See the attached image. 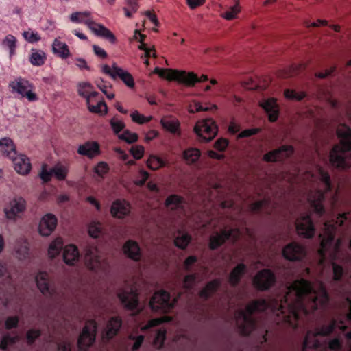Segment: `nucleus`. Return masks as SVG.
I'll return each mask as SVG.
<instances>
[{
    "label": "nucleus",
    "instance_id": "nucleus-1",
    "mask_svg": "<svg viewBox=\"0 0 351 351\" xmlns=\"http://www.w3.org/2000/svg\"><path fill=\"white\" fill-rule=\"evenodd\" d=\"M328 302L329 295L322 283L313 284L301 278L287 283L282 293L276 298L268 302L263 299L252 301L245 309L252 314L270 308L278 324L296 328L300 311L308 314L325 308Z\"/></svg>",
    "mask_w": 351,
    "mask_h": 351
},
{
    "label": "nucleus",
    "instance_id": "nucleus-2",
    "mask_svg": "<svg viewBox=\"0 0 351 351\" xmlns=\"http://www.w3.org/2000/svg\"><path fill=\"white\" fill-rule=\"evenodd\" d=\"M335 227L330 221L324 223L323 227L319 235L320 245L318 249L319 264L324 266L327 259L331 263L332 267L333 279L341 280L343 274L342 266L335 263L338 257L339 247L341 244V239H335Z\"/></svg>",
    "mask_w": 351,
    "mask_h": 351
},
{
    "label": "nucleus",
    "instance_id": "nucleus-3",
    "mask_svg": "<svg viewBox=\"0 0 351 351\" xmlns=\"http://www.w3.org/2000/svg\"><path fill=\"white\" fill-rule=\"evenodd\" d=\"M304 196L309 204L323 202L325 193L332 189L330 176L314 162L302 176Z\"/></svg>",
    "mask_w": 351,
    "mask_h": 351
},
{
    "label": "nucleus",
    "instance_id": "nucleus-4",
    "mask_svg": "<svg viewBox=\"0 0 351 351\" xmlns=\"http://www.w3.org/2000/svg\"><path fill=\"white\" fill-rule=\"evenodd\" d=\"M347 302L349 313L345 317L318 324L313 330L307 331L304 339V348H317L322 345L320 337L330 335L336 327L343 331L351 327V300L348 299Z\"/></svg>",
    "mask_w": 351,
    "mask_h": 351
},
{
    "label": "nucleus",
    "instance_id": "nucleus-5",
    "mask_svg": "<svg viewBox=\"0 0 351 351\" xmlns=\"http://www.w3.org/2000/svg\"><path fill=\"white\" fill-rule=\"evenodd\" d=\"M337 134L340 145L331 151L330 161L336 167L346 169L351 167V129L340 121L337 127Z\"/></svg>",
    "mask_w": 351,
    "mask_h": 351
},
{
    "label": "nucleus",
    "instance_id": "nucleus-6",
    "mask_svg": "<svg viewBox=\"0 0 351 351\" xmlns=\"http://www.w3.org/2000/svg\"><path fill=\"white\" fill-rule=\"evenodd\" d=\"M179 295L172 297L171 293L165 289H158L154 292L148 302V306L152 312L166 314L176 306Z\"/></svg>",
    "mask_w": 351,
    "mask_h": 351
},
{
    "label": "nucleus",
    "instance_id": "nucleus-7",
    "mask_svg": "<svg viewBox=\"0 0 351 351\" xmlns=\"http://www.w3.org/2000/svg\"><path fill=\"white\" fill-rule=\"evenodd\" d=\"M140 293L136 287L120 289L117 293L121 304L127 311H131L133 315L140 314L144 309L139 299Z\"/></svg>",
    "mask_w": 351,
    "mask_h": 351
},
{
    "label": "nucleus",
    "instance_id": "nucleus-8",
    "mask_svg": "<svg viewBox=\"0 0 351 351\" xmlns=\"http://www.w3.org/2000/svg\"><path fill=\"white\" fill-rule=\"evenodd\" d=\"M26 208L25 199L21 196H14L3 208L5 218L9 222L15 223L23 217Z\"/></svg>",
    "mask_w": 351,
    "mask_h": 351
},
{
    "label": "nucleus",
    "instance_id": "nucleus-9",
    "mask_svg": "<svg viewBox=\"0 0 351 351\" xmlns=\"http://www.w3.org/2000/svg\"><path fill=\"white\" fill-rule=\"evenodd\" d=\"M97 330V321L93 319L87 320L77 338L78 348L82 350L90 347L95 341Z\"/></svg>",
    "mask_w": 351,
    "mask_h": 351
},
{
    "label": "nucleus",
    "instance_id": "nucleus-10",
    "mask_svg": "<svg viewBox=\"0 0 351 351\" xmlns=\"http://www.w3.org/2000/svg\"><path fill=\"white\" fill-rule=\"evenodd\" d=\"M193 131L203 143L210 142L217 134L218 128L212 119H201L195 124Z\"/></svg>",
    "mask_w": 351,
    "mask_h": 351
},
{
    "label": "nucleus",
    "instance_id": "nucleus-11",
    "mask_svg": "<svg viewBox=\"0 0 351 351\" xmlns=\"http://www.w3.org/2000/svg\"><path fill=\"white\" fill-rule=\"evenodd\" d=\"M281 253L285 260L291 262H300L307 254L305 246L298 241H291L285 245Z\"/></svg>",
    "mask_w": 351,
    "mask_h": 351
},
{
    "label": "nucleus",
    "instance_id": "nucleus-12",
    "mask_svg": "<svg viewBox=\"0 0 351 351\" xmlns=\"http://www.w3.org/2000/svg\"><path fill=\"white\" fill-rule=\"evenodd\" d=\"M297 234L305 239H311L315 234V228L308 213H300L295 221Z\"/></svg>",
    "mask_w": 351,
    "mask_h": 351
},
{
    "label": "nucleus",
    "instance_id": "nucleus-13",
    "mask_svg": "<svg viewBox=\"0 0 351 351\" xmlns=\"http://www.w3.org/2000/svg\"><path fill=\"white\" fill-rule=\"evenodd\" d=\"M84 261L90 271L98 270L102 263L101 252L95 244L88 245L84 250Z\"/></svg>",
    "mask_w": 351,
    "mask_h": 351
},
{
    "label": "nucleus",
    "instance_id": "nucleus-14",
    "mask_svg": "<svg viewBox=\"0 0 351 351\" xmlns=\"http://www.w3.org/2000/svg\"><path fill=\"white\" fill-rule=\"evenodd\" d=\"M276 282V276L269 269H263L252 278L253 286L259 291L269 289Z\"/></svg>",
    "mask_w": 351,
    "mask_h": 351
},
{
    "label": "nucleus",
    "instance_id": "nucleus-15",
    "mask_svg": "<svg viewBox=\"0 0 351 351\" xmlns=\"http://www.w3.org/2000/svg\"><path fill=\"white\" fill-rule=\"evenodd\" d=\"M13 93H17L22 97L27 98L29 101L38 99L36 93L33 91V86L23 78H16L9 84Z\"/></svg>",
    "mask_w": 351,
    "mask_h": 351
},
{
    "label": "nucleus",
    "instance_id": "nucleus-16",
    "mask_svg": "<svg viewBox=\"0 0 351 351\" xmlns=\"http://www.w3.org/2000/svg\"><path fill=\"white\" fill-rule=\"evenodd\" d=\"M58 226V217L52 213H46L38 221L36 230L38 234L44 238L49 237Z\"/></svg>",
    "mask_w": 351,
    "mask_h": 351
},
{
    "label": "nucleus",
    "instance_id": "nucleus-17",
    "mask_svg": "<svg viewBox=\"0 0 351 351\" xmlns=\"http://www.w3.org/2000/svg\"><path fill=\"white\" fill-rule=\"evenodd\" d=\"M123 256L134 262H140L143 257V250L138 241L132 239L125 241L121 247Z\"/></svg>",
    "mask_w": 351,
    "mask_h": 351
},
{
    "label": "nucleus",
    "instance_id": "nucleus-18",
    "mask_svg": "<svg viewBox=\"0 0 351 351\" xmlns=\"http://www.w3.org/2000/svg\"><path fill=\"white\" fill-rule=\"evenodd\" d=\"M245 309L239 310L235 316L236 326L240 333L249 335L255 327V321Z\"/></svg>",
    "mask_w": 351,
    "mask_h": 351
},
{
    "label": "nucleus",
    "instance_id": "nucleus-19",
    "mask_svg": "<svg viewBox=\"0 0 351 351\" xmlns=\"http://www.w3.org/2000/svg\"><path fill=\"white\" fill-rule=\"evenodd\" d=\"M102 71L114 80L119 77L128 88L134 87V80L132 75L115 64L112 66L104 65Z\"/></svg>",
    "mask_w": 351,
    "mask_h": 351
},
{
    "label": "nucleus",
    "instance_id": "nucleus-20",
    "mask_svg": "<svg viewBox=\"0 0 351 351\" xmlns=\"http://www.w3.org/2000/svg\"><path fill=\"white\" fill-rule=\"evenodd\" d=\"M62 259L63 263L69 267L77 266L81 260V253L78 247L73 243L64 245Z\"/></svg>",
    "mask_w": 351,
    "mask_h": 351
},
{
    "label": "nucleus",
    "instance_id": "nucleus-21",
    "mask_svg": "<svg viewBox=\"0 0 351 351\" xmlns=\"http://www.w3.org/2000/svg\"><path fill=\"white\" fill-rule=\"evenodd\" d=\"M123 324L120 316L111 317L106 323V327L101 334L103 341H108L114 338L119 332Z\"/></svg>",
    "mask_w": 351,
    "mask_h": 351
},
{
    "label": "nucleus",
    "instance_id": "nucleus-22",
    "mask_svg": "<svg viewBox=\"0 0 351 351\" xmlns=\"http://www.w3.org/2000/svg\"><path fill=\"white\" fill-rule=\"evenodd\" d=\"M131 212L130 204L123 199H117L112 202L110 213L112 217L123 219L129 216Z\"/></svg>",
    "mask_w": 351,
    "mask_h": 351
},
{
    "label": "nucleus",
    "instance_id": "nucleus-23",
    "mask_svg": "<svg viewBox=\"0 0 351 351\" xmlns=\"http://www.w3.org/2000/svg\"><path fill=\"white\" fill-rule=\"evenodd\" d=\"M15 171L21 176L28 175L32 169L29 158L25 154L16 152L10 159Z\"/></svg>",
    "mask_w": 351,
    "mask_h": 351
},
{
    "label": "nucleus",
    "instance_id": "nucleus-24",
    "mask_svg": "<svg viewBox=\"0 0 351 351\" xmlns=\"http://www.w3.org/2000/svg\"><path fill=\"white\" fill-rule=\"evenodd\" d=\"M259 106L267 113L269 121L274 122L278 119L279 115V106L277 104V99L276 98L269 97L263 99L259 102Z\"/></svg>",
    "mask_w": 351,
    "mask_h": 351
},
{
    "label": "nucleus",
    "instance_id": "nucleus-25",
    "mask_svg": "<svg viewBox=\"0 0 351 351\" xmlns=\"http://www.w3.org/2000/svg\"><path fill=\"white\" fill-rule=\"evenodd\" d=\"M77 152L78 154L86 156L90 159L99 156L101 153L99 144L94 141H86L80 145Z\"/></svg>",
    "mask_w": 351,
    "mask_h": 351
},
{
    "label": "nucleus",
    "instance_id": "nucleus-26",
    "mask_svg": "<svg viewBox=\"0 0 351 351\" xmlns=\"http://www.w3.org/2000/svg\"><path fill=\"white\" fill-rule=\"evenodd\" d=\"M227 235L225 228L217 229L213 226V230L209 234L208 247L212 250L219 248L227 240Z\"/></svg>",
    "mask_w": 351,
    "mask_h": 351
},
{
    "label": "nucleus",
    "instance_id": "nucleus-27",
    "mask_svg": "<svg viewBox=\"0 0 351 351\" xmlns=\"http://www.w3.org/2000/svg\"><path fill=\"white\" fill-rule=\"evenodd\" d=\"M34 282L38 291L44 295L51 293L50 276L45 271H39L34 276Z\"/></svg>",
    "mask_w": 351,
    "mask_h": 351
},
{
    "label": "nucleus",
    "instance_id": "nucleus-28",
    "mask_svg": "<svg viewBox=\"0 0 351 351\" xmlns=\"http://www.w3.org/2000/svg\"><path fill=\"white\" fill-rule=\"evenodd\" d=\"M14 253L15 257L20 261L27 260L30 256V245L25 238H21L16 241Z\"/></svg>",
    "mask_w": 351,
    "mask_h": 351
},
{
    "label": "nucleus",
    "instance_id": "nucleus-29",
    "mask_svg": "<svg viewBox=\"0 0 351 351\" xmlns=\"http://www.w3.org/2000/svg\"><path fill=\"white\" fill-rule=\"evenodd\" d=\"M64 239L61 237H56L49 241L46 250V255L50 260L56 258L63 252Z\"/></svg>",
    "mask_w": 351,
    "mask_h": 351
},
{
    "label": "nucleus",
    "instance_id": "nucleus-30",
    "mask_svg": "<svg viewBox=\"0 0 351 351\" xmlns=\"http://www.w3.org/2000/svg\"><path fill=\"white\" fill-rule=\"evenodd\" d=\"M171 80H176L189 86H193L198 81V77L193 72L173 70Z\"/></svg>",
    "mask_w": 351,
    "mask_h": 351
},
{
    "label": "nucleus",
    "instance_id": "nucleus-31",
    "mask_svg": "<svg viewBox=\"0 0 351 351\" xmlns=\"http://www.w3.org/2000/svg\"><path fill=\"white\" fill-rule=\"evenodd\" d=\"M247 271V267L245 263H238L232 269L228 276L229 283L232 286L237 285L242 277L246 274Z\"/></svg>",
    "mask_w": 351,
    "mask_h": 351
},
{
    "label": "nucleus",
    "instance_id": "nucleus-32",
    "mask_svg": "<svg viewBox=\"0 0 351 351\" xmlns=\"http://www.w3.org/2000/svg\"><path fill=\"white\" fill-rule=\"evenodd\" d=\"M88 109L90 112L104 116L108 112V107L102 99H97V97L88 99L86 101Z\"/></svg>",
    "mask_w": 351,
    "mask_h": 351
},
{
    "label": "nucleus",
    "instance_id": "nucleus-33",
    "mask_svg": "<svg viewBox=\"0 0 351 351\" xmlns=\"http://www.w3.org/2000/svg\"><path fill=\"white\" fill-rule=\"evenodd\" d=\"M89 29L95 35L106 38L112 43L116 42V37L112 32L101 24L97 23L93 21Z\"/></svg>",
    "mask_w": 351,
    "mask_h": 351
},
{
    "label": "nucleus",
    "instance_id": "nucleus-34",
    "mask_svg": "<svg viewBox=\"0 0 351 351\" xmlns=\"http://www.w3.org/2000/svg\"><path fill=\"white\" fill-rule=\"evenodd\" d=\"M173 318L171 316L164 315L160 317L150 319L146 322H142L139 324V329L142 332H146L150 328L157 326L162 323H170Z\"/></svg>",
    "mask_w": 351,
    "mask_h": 351
},
{
    "label": "nucleus",
    "instance_id": "nucleus-35",
    "mask_svg": "<svg viewBox=\"0 0 351 351\" xmlns=\"http://www.w3.org/2000/svg\"><path fill=\"white\" fill-rule=\"evenodd\" d=\"M162 127L169 132L170 133L176 135H180V121L173 117H163L160 120Z\"/></svg>",
    "mask_w": 351,
    "mask_h": 351
},
{
    "label": "nucleus",
    "instance_id": "nucleus-36",
    "mask_svg": "<svg viewBox=\"0 0 351 351\" xmlns=\"http://www.w3.org/2000/svg\"><path fill=\"white\" fill-rule=\"evenodd\" d=\"M52 51L54 54L62 59H66L71 56V53L68 45L62 42L60 38H56L52 44Z\"/></svg>",
    "mask_w": 351,
    "mask_h": 351
},
{
    "label": "nucleus",
    "instance_id": "nucleus-37",
    "mask_svg": "<svg viewBox=\"0 0 351 351\" xmlns=\"http://www.w3.org/2000/svg\"><path fill=\"white\" fill-rule=\"evenodd\" d=\"M86 230L90 237L98 239L103 234V224L97 219H92L87 223Z\"/></svg>",
    "mask_w": 351,
    "mask_h": 351
},
{
    "label": "nucleus",
    "instance_id": "nucleus-38",
    "mask_svg": "<svg viewBox=\"0 0 351 351\" xmlns=\"http://www.w3.org/2000/svg\"><path fill=\"white\" fill-rule=\"evenodd\" d=\"M146 165L149 169L157 171L167 166V162L160 156L152 154L149 155L146 160Z\"/></svg>",
    "mask_w": 351,
    "mask_h": 351
},
{
    "label": "nucleus",
    "instance_id": "nucleus-39",
    "mask_svg": "<svg viewBox=\"0 0 351 351\" xmlns=\"http://www.w3.org/2000/svg\"><path fill=\"white\" fill-rule=\"evenodd\" d=\"M16 152L15 146L10 138H4L0 140V156L11 159Z\"/></svg>",
    "mask_w": 351,
    "mask_h": 351
},
{
    "label": "nucleus",
    "instance_id": "nucleus-40",
    "mask_svg": "<svg viewBox=\"0 0 351 351\" xmlns=\"http://www.w3.org/2000/svg\"><path fill=\"white\" fill-rule=\"evenodd\" d=\"M201 156V151L196 147H188L182 152V158L188 165L196 163Z\"/></svg>",
    "mask_w": 351,
    "mask_h": 351
},
{
    "label": "nucleus",
    "instance_id": "nucleus-41",
    "mask_svg": "<svg viewBox=\"0 0 351 351\" xmlns=\"http://www.w3.org/2000/svg\"><path fill=\"white\" fill-rule=\"evenodd\" d=\"M191 239L192 237L189 233L179 230L175 237L173 243L177 247L184 250L189 245Z\"/></svg>",
    "mask_w": 351,
    "mask_h": 351
},
{
    "label": "nucleus",
    "instance_id": "nucleus-42",
    "mask_svg": "<svg viewBox=\"0 0 351 351\" xmlns=\"http://www.w3.org/2000/svg\"><path fill=\"white\" fill-rule=\"evenodd\" d=\"M167 339V330L165 328L157 329L152 339V346L156 350H161L165 346V342Z\"/></svg>",
    "mask_w": 351,
    "mask_h": 351
},
{
    "label": "nucleus",
    "instance_id": "nucleus-43",
    "mask_svg": "<svg viewBox=\"0 0 351 351\" xmlns=\"http://www.w3.org/2000/svg\"><path fill=\"white\" fill-rule=\"evenodd\" d=\"M70 19L74 23H83L88 27H90L93 22V20L90 17V13L87 11L73 12L70 15Z\"/></svg>",
    "mask_w": 351,
    "mask_h": 351
},
{
    "label": "nucleus",
    "instance_id": "nucleus-44",
    "mask_svg": "<svg viewBox=\"0 0 351 351\" xmlns=\"http://www.w3.org/2000/svg\"><path fill=\"white\" fill-rule=\"evenodd\" d=\"M47 59L46 53L40 49H32L29 55L30 63L36 66H42L45 64Z\"/></svg>",
    "mask_w": 351,
    "mask_h": 351
},
{
    "label": "nucleus",
    "instance_id": "nucleus-45",
    "mask_svg": "<svg viewBox=\"0 0 351 351\" xmlns=\"http://www.w3.org/2000/svg\"><path fill=\"white\" fill-rule=\"evenodd\" d=\"M221 280L214 279L210 282H208L206 286L201 290L199 293V295L201 298H208L210 297L220 286L221 285Z\"/></svg>",
    "mask_w": 351,
    "mask_h": 351
},
{
    "label": "nucleus",
    "instance_id": "nucleus-46",
    "mask_svg": "<svg viewBox=\"0 0 351 351\" xmlns=\"http://www.w3.org/2000/svg\"><path fill=\"white\" fill-rule=\"evenodd\" d=\"M129 340L132 341L131 350L137 351L142 346L145 336L143 335L138 334V330L134 329L128 335Z\"/></svg>",
    "mask_w": 351,
    "mask_h": 351
},
{
    "label": "nucleus",
    "instance_id": "nucleus-47",
    "mask_svg": "<svg viewBox=\"0 0 351 351\" xmlns=\"http://www.w3.org/2000/svg\"><path fill=\"white\" fill-rule=\"evenodd\" d=\"M79 94L86 98V101L88 99L92 97H97L98 93L93 90V87L89 83H82L78 86Z\"/></svg>",
    "mask_w": 351,
    "mask_h": 351
},
{
    "label": "nucleus",
    "instance_id": "nucleus-48",
    "mask_svg": "<svg viewBox=\"0 0 351 351\" xmlns=\"http://www.w3.org/2000/svg\"><path fill=\"white\" fill-rule=\"evenodd\" d=\"M241 8L238 3L229 7L223 13L221 14V17L226 20L231 21L236 19L238 14L241 12Z\"/></svg>",
    "mask_w": 351,
    "mask_h": 351
},
{
    "label": "nucleus",
    "instance_id": "nucleus-49",
    "mask_svg": "<svg viewBox=\"0 0 351 351\" xmlns=\"http://www.w3.org/2000/svg\"><path fill=\"white\" fill-rule=\"evenodd\" d=\"M19 341V337L18 335L6 333L1 337L0 341V348L5 350L8 348V346L16 343Z\"/></svg>",
    "mask_w": 351,
    "mask_h": 351
},
{
    "label": "nucleus",
    "instance_id": "nucleus-50",
    "mask_svg": "<svg viewBox=\"0 0 351 351\" xmlns=\"http://www.w3.org/2000/svg\"><path fill=\"white\" fill-rule=\"evenodd\" d=\"M53 176L58 180H64L69 173V167L62 164H57L53 167Z\"/></svg>",
    "mask_w": 351,
    "mask_h": 351
},
{
    "label": "nucleus",
    "instance_id": "nucleus-51",
    "mask_svg": "<svg viewBox=\"0 0 351 351\" xmlns=\"http://www.w3.org/2000/svg\"><path fill=\"white\" fill-rule=\"evenodd\" d=\"M23 36L25 40L30 43H38L41 40V36L38 32L29 29L23 33Z\"/></svg>",
    "mask_w": 351,
    "mask_h": 351
},
{
    "label": "nucleus",
    "instance_id": "nucleus-52",
    "mask_svg": "<svg viewBox=\"0 0 351 351\" xmlns=\"http://www.w3.org/2000/svg\"><path fill=\"white\" fill-rule=\"evenodd\" d=\"M118 138L129 144H131L138 141V136L136 133L132 132L130 130H124L122 134H118Z\"/></svg>",
    "mask_w": 351,
    "mask_h": 351
},
{
    "label": "nucleus",
    "instance_id": "nucleus-53",
    "mask_svg": "<svg viewBox=\"0 0 351 351\" xmlns=\"http://www.w3.org/2000/svg\"><path fill=\"white\" fill-rule=\"evenodd\" d=\"M93 171L98 176L104 178L109 172L110 167L107 162L100 161L95 166Z\"/></svg>",
    "mask_w": 351,
    "mask_h": 351
},
{
    "label": "nucleus",
    "instance_id": "nucleus-54",
    "mask_svg": "<svg viewBox=\"0 0 351 351\" xmlns=\"http://www.w3.org/2000/svg\"><path fill=\"white\" fill-rule=\"evenodd\" d=\"M138 4L137 2H126V5L123 8L125 16L127 18H132L134 13H136L138 9Z\"/></svg>",
    "mask_w": 351,
    "mask_h": 351
},
{
    "label": "nucleus",
    "instance_id": "nucleus-55",
    "mask_svg": "<svg viewBox=\"0 0 351 351\" xmlns=\"http://www.w3.org/2000/svg\"><path fill=\"white\" fill-rule=\"evenodd\" d=\"M130 117L134 122L138 124L146 123L153 119L152 116L145 117L143 114H141L137 110L132 112V113L130 114Z\"/></svg>",
    "mask_w": 351,
    "mask_h": 351
},
{
    "label": "nucleus",
    "instance_id": "nucleus-56",
    "mask_svg": "<svg viewBox=\"0 0 351 351\" xmlns=\"http://www.w3.org/2000/svg\"><path fill=\"white\" fill-rule=\"evenodd\" d=\"M183 199L181 197L177 195H171L169 196L165 200V205L175 209L180 206L182 203Z\"/></svg>",
    "mask_w": 351,
    "mask_h": 351
},
{
    "label": "nucleus",
    "instance_id": "nucleus-57",
    "mask_svg": "<svg viewBox=\"0 0 351 351\" xmlns=\"http://www.w3.org/2000/svg\"><path fill=\"white\" fill-rule=\"evenodd\" d=\"M280 157L279 149L277 148L265 154L263 160L265 162H273L279 160Z\"/></svg>",
    "mask_w": 351,
    "mask_h": 351
},
{
    "label": "nucleus",
    "instance_id": "nucleus-58",
    "mask_svg": "<svg viewBox=\"0 0 351 351\" xmlns=\"http://www.w3.org/2000/svg\"><path fill=\"white\" fill-rule=\"evenodd\" d=\"M284 95L287 99L300 101L306 97V93L304 92L296 93L293 90L286 89L284 91Z\"/></svg>",
    "mask_w": 351,
    "mask_h": 351
},
{
    "label": "nucleus",
    "instance_id": "nucleus-59",
    "mask_svg": "<svg viewBox=\"0 0 351 351\" xmlns=\"http://www.w3.org/2000/svg\"><path fill=\"white\" fill-rule=\"evenodd\" d=\"M41 331L38 328H31L26 332V339L28 344H32L40 336Z\"/></svg>",
    "mask_w": 351,
    "mask_h": 351
},
{
    "label": "nucleus",
    "instance_id": "nucleus-60",
    "mask_svg": "<svg viewBox=\"0 0 351 351\" xmlns=\"http://www.w3.org/2000/svg\"><path fill=\"white\" fill-rule=\"evenodd\" d=\"M110 126L116 134H120L119 132L125 128V123L123 121L114 117L110 121Z\"/></svg>",
    "mask_w": 351,
    "mask_h": 351
},
{
    "label": "nucleus",
    "instance_id": "nucleus-61",
    "mask_svg": "<svg viewBox=\"0 0 351 351\" xmlns=\"http://www.w3.org/2000/svg\"><path fill=\"white\" fill-rule=\"evenodd\" d=\"M20 318L17 315H12L8 317L5 320V328L7 330H11L12 328H16L19 323Z\"/></svg>",
    "mask_w": 351,
    "mask_h": 351
},
{
    "label": "nucleus",
    "instance_id": "nucleus-62",
    "mask_svg": "<svg viewBox=\"0 0 351 351\" xmlns=\"http://www.w3.org/2000/svg\"><path fill=\"white\" fill-rule=\"evenodd\" d=\"M196 278L197 276L195 274L186 275L183 278V287L186 289H191L196 281Z\"/></svg>",
    "mask_w": 351,
    "mask_h": 351
},
{
    "label": "nucleus",
    "instance_id": "nucleus-63",
    "mask_svg": "<svg viewBox=\"0 0 351 351\" xmlns=\"http://www.w3.org/2000/svg\"><path fill=\"white\" fill-rule=\"evenodd\" d=\"M198 258L197 256L191 255L187 256L183 261V269L185 271L190 270L192 267L197 262Z\"/></svg>",
    "mask_w": 351,
    "mask_h": 351
},
{
    "label": "nucleus",
    "instance_id": "nucleus-64",
    "mask_svg": "<svg viewBox=\"0 0 351 351\" xmlns=\"http://www.w3.org/2000/svg\"><path fill=\"white\" fill-rule=\"evenodd\" d=\"M73 344L71 341L64 339L58 343L56 351H72Z\"/></svg>",
    "mask_w": 351,
    "mask_h": 351
}]
</instances>
